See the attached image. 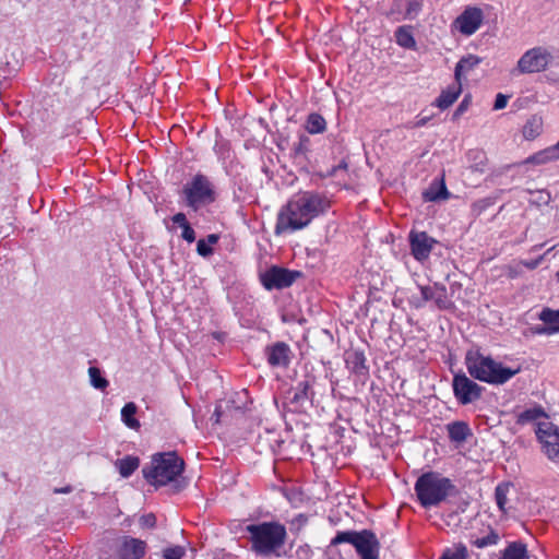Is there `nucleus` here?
Masks as SVG:
<instances>
[{"label":"nucleus","instance_id":"f257e3e1","mask_svg":"<svg viewBox=\"0 0 559 559\" xmlns=\"http://www.w3.org/2000/svg\"><path fill=\"white\" fill-rule=\"evenodd\" d=\"M328 207L320 195L304 192L293 198L278 213L275 226L277 235L301 229Z\"/></svg>","mask_w":559,"mask_h":559},{"label":"nucleus","instance_id":"f03ea898","mask_svg":"<svg viewBox=\"0 0 559 559\" xmlns=\"http://www.w3.org/2000/svg\"><path fill=\"white\" fill-rule=\"evenodd\" d=\"M465 364L468 373L474 379L496 385L508 382L521 371L520 367H506L491 356L484 355L478 350L468 352L465 357Z\"/></svg>","mask_w":559,"mask_h":559},{"label":"nucleus","instance_id":"7ed1b4c3","mask_svg":"<svg viewBox=\"0 0 559 559\" xmlns=\"http://www.w3.org/2000/svg\"><path fill=\"white\" fill-rule=\"evenodd\" d=\"M452 488L450 479L433 472L423 474L415 484L416 496L425 508L437 506L445 500Z\"/></svg>","mask_w":559,"mask_h":559},{"label":"nucleus","instance_id":"20e7f679","mask_svg":"<svg viewBox=\"0 0 559 559\" xmlns=\"http://www.w3.org/2000/svg\"><path fill=\"white\" fill-rule=\"evenodd\" d=\"M252 548L259 554H270L281 547L286 537V530L278 523H262L248 525Z\"/></svg>","mask_w":559,"mask_h":559},{"label":"nucleus","instance_id":"39448f33","mask_svg":"<svg viewBox=\"0 0 559 559\" xmlns=\"http://www.w3.org/2000/svg\"><path fill=\"white\" fill-rule=\"evenodd\" d=\"M183 465V460L175 453L159 454L153 459L152 469L145 476L154 485H166L182 473Z\"/></svg>","mask_w":559,"mask_h":559},{"label":"nucleus","instance_id":"423d86ee","mask_svg":"<svg viewBox=\"0 0 559 559\" xmlns=\"http://www.w3.org/2000/svg\"><path fill=\"white\" fill-rule=\"evenodd\" d=\"M341 543L352 544L361 559L379 558V542L374 534L369 531L362 532H338L332 539L331 545L335 546Z\"/></svg>","mask_w":559,"mask_h":559},{"label":"nucleus","instance_id":"0eeeda50","mask_svg":"<svg viewBox=\"0 0 559 559\" xmlns=\"http://www.w3.org/2000/svg\"><path fill=\"white\" fill-rule=\"evenodd\" d=\"M187 203L194 210L201 205L209 204L215 200V191L210 180L202 176L197 175L183 188Z\"/></svg>","mask_w":559,"mask_h":559},{"label":"nucleus","instance_id":"6e6552de","mask_svg":"<svg viewBox=\"0 0 559 559\" xmlns=\"http://www.w3.org/2000/svg\"><path fill=\"white\" fill-rule=\"evenodd\" d=\"M299 276V272L272 266L260 275V281L267 290H272L289 287Z\"/></svg>","mask_w":559,"mask_h":559},{"label":"nucleus","instance_id":"1a4fd4ad","mask_svg":"<svg viewBox=\"0 0 559 559\" xmlns=\"http://www.w3.org/2000/svg\"><path fill=\"white\" fill-rule=\"evenodd\" d=\"M536 435L548 459L559 463V429L551 423L540 421Z\"/></svg>","mask_w":559,"mask_h":559},{"label":"nucleus","instance_id":"9d476101","mask_svg":"<svg viewBox=\"0 0 559 559\" xmlns=\"http://www.w3.org/2000/svg\"><path fill=\"white\" fill-rule=\"evenodd\" d=\"M452 386L455 397L463 405L475 402L483 393V388L465 374H455Z\"/></svg>","mask_w":559,"mask_h":559},{"label":"nucleus","instance_id":"9b49d317","mask_svg":"<svg viewBox=\"0 0 559 559\" xmlns=\"http://www.w3.org/2000/svg\"><path fill=\"white\" fill-rule=\"evenodd\" d=\"M550 55L540 48L526 51L518 62L519 70L523 73H534L546 69Z\"/></svg>","mask_w":559,"mask_h":559},{"label":"nucleus","instance_id":"f8f14e48","mask_svg":"<svg viewBox=\"0 0 559 559\" xmlns=\"http://www.w3.org/2000/svg\"><path fill=\"white\" fill-rule=\"evenodd\" d=\"M146 552L144 540L124 536L117 549L116 559H141Z\"/></svg>","mask_w":559,"mask_h":559},{"label":"nucleus","instance_id":"ddd939ff","mask_svg":"<svg viewBox=\"0 0 559 559\" xmlns=\"http://www.w3.org/2000/svg\"><path fill=\"white\" fill-rule=\"evenodd\" d=\"M411 249L416 260H426L436 243V240L425 231H412L409 234Z\"/></svg>","mask_w":559,"mask_h":559},{"label":"nucleus","instance_id":"4468645a","mask_svg":"<svg viewBox=\"0 0 559 559\" xmlns=\"http://www.w3.org/2000/svg\"><path fill=\"white\" fill-rule=\"evenodd\" d=\"M483 13L477 8L466 9L454 22L455 27L464 35H472L480 26Z\"/></svg>","mask_w":559,"mask_h":559},{"label":"nucleus","instance_id":"2eb2a0df","mask_svg":"<svg viewBox=\"0 0 559 559\" xmlns=\"http://www.w3.org/2000/svg\"><path fill=\"white\" fill-rule=\"evenodd\" d=\"M269 362L272 366H287L289 362V348L284 343H277L269 348Z\"/></svg>","mask_w":559,"mask_h":559},{"label":"nucleus","instance_id":"dca6fc26","mask_svg":"<svg viewBox=\"0 0 559 559\" xmlns=\"http://www.w3.org/2000/svg\"><path fill=\"white\" fill-rule=\"evenodd\" d=\"M449 438L453 442L462 443L472 436V430L465 421H454L447 426Z\"/></svg>","mask_w":559,"mask_h":559},{"label":"nucleus","instance_id":"f3484780","mask_svg":"<svg viewBox=\"0 0 559 559\" xmlns=\"http://www.w3.org/2000/svg\"><path fill=\"white\" fill-rule=\"evenodd\" d=\"M462 92V83L461 81H456V83L452 86H449L444 90L440 96L437 98L436 104L440 109H445L450 107L460 96Z\"/></svg>","mask_w":559,"mask_h":559},{"label":"nucleus","instance_id":"a211bd4d","mask_svg":"<svg viewBox=\"0 0 559 559\" xmlns=\"http://www.w3.org/2000/svg\"><path fill=\"white\" fill-rule=\"evenodd\" d=\"M543 119L537 116L531 117L526 123L523 126L522 133L524 139L528 141L535 140L540 135L543 131Z\"/></svg>","mask_w":559,"mask_h":559},{"label":"nucleus","instance_id":"6ab92c4d","mask_svg":"<svg viewBox=\"0 0 559 559\" xmlns=\"http://www.w3.org/2000/svg\"><path fill=\"white\" fill-rule=\"evenodd\" d=\"M140 465L136 456H126L116 462V466L122 477H129Z\"/></svg>","mask_w":559,"mask_h":559},{"label":"nucleus","instance_id":"aec40b11","mask_svg":"<svg viewBox=\"0 0 559 559\" xmlns=\"http://www.w3.org/2000/svg\"><path fill=\"white\" fill-rule=\"evenodd\" d=\"M555 159H557L556 150L552 148V146H550V147H547V148L539 151L536 154L527 157L524 160V164L542 165V164H546V163L555 160Z\"/></svg>","mask_w":559,"mask_h":559},{"label":"nucleus","instance_id":"412c9836","mask_svg":"<svg viewBox=\"0 0 559 559\" xmlns=\"http://www.w3.org/2000/svg\"><path fill=\"white\" fill-rule=\"evenodd\" d=\"M396 43L407 49H414L416 47V41L413 36L411 27L401 26L395 32Z\"/></svg>","mask_w":559,"mask_h":559},{"label":"nucleus","instance_id":"4be33fe9","mask_svg":"<svg viewBox=\"0 0 559 559\" xmlns=\"http://www.w3.org/2000/svg\"><path fill=\"white\" fill-rule=\"evenodd\" d=\"M136 405L134 403H128L121 411V417L123 423L131 429L138 430L140 428V421L135 418Z\"/></svg>","mask_w":559,"mask_h":559},{"label":"nucleus","instance_id":"5701e85b","mask_svg":"<svg viewBox=\"0 0 559 559\" xmlns=\"http://www.w3.org/2000/svg\"><path fill=\"white\" fill-rule=\"evenodd\" d=\"M325 119L319 114H310L306 121V129L309 133H321L325 130Z\"/></svg>","mask_w":559,"mask_h":559},{"label":"nucleus","instance_id":"b1692460","mask_svg":"<svg viewBox=\"0 0 559 559\" xmlns=\"http://www.w3.org/2000/svg\"><path fill=\"white\" fill-rule=\"evenodd\" d=\"M501 559H530L526 547L521 543L511 544L503 552Z\"/></svg>","mask_w":559,"mask_h":559},{"label":"nucleus","instance_id":"393cba45","mask_svg":"<svg viewBox=\"0 0 559 559\" xmlns=\"http://www.w3.org/2000/svg\"><path fill=\"white\" fill-rule=\"evenodd\" d=\"M539 319L550 325L555 331H559V310L545 308L540 312Z\"/></svg>","mask_w":559,"mask_h":559},{"label":"nucleus","instance_id":"a878e982","mask_svg":"<svg viewBox=\"0 0 559 559\" xmlns=\"http://www.w3.org/2000/svg\"><path fill=\"white\" fill-rule=\"evenodd\" d=\"M478 63L476 57H468L462 59L455 67V81H461L462 73L473 69Z\"/></svg>","mask_w":559,"mask_h":559},{"label":"nucleus","instance_id":"bb28decb","mask_svg":"<svg viewBox=\"0 0 559 559\" xmlns=\"http://www.w3.org/2000/svg\"><path fill=\"white\" fill-rule=\"evenodd\" d=\"M509 489H510V484L503 483V484L498 485L495 490L497 504L502 512H506L507 496H508Z\"/></svg>","mask_w":559,"mask_h":559},{"label":"nucleus","instance_id":"cd10ccee","mask_svg":"<svg viewBox=\"0 0 559 559\" xmlns=\"http://www.w3.org/2000/svg\"><path fill=\"white\" fill-rule=\"evenodd\" d=\"M449 197L450 194L447 190L443 178L441 179L440 187L437 192H433L432 188L425 192V199L428 201L447 200Z\"/></svg>","mask_w":559,"mask_h":559},{"label":"nucleus","instance_id":"c85d7f7f","mask_svg":"<svg viewBox=\"0 0 559 559\" xmlns=\"http://www.w3.org/2000/svg\"><path fill=\"white\" fill-rule=\"evenodd\" d=\"M88 374H90L91 383L93 384V386H95L96 389H100V390H104L107 388L108 381L104 377H102L100 370L98 368L91 367L88 369Z\"/></svg>","mask_w":559,"mask_h":559},{"label":"nucleus","instance_id":"c756f323","mask_svg":"<svg viewBox=\"0 0 559 559\" xmlns=\"http://www.w3.org/2000/svg\"><path fill=\"white\" fill-rule=\"evenodd\" d=\"M467 549L463 545H456L452 549L444 551L440 559H466Z\"/></svg>","mask_w":559,"mask_h":559},{"label":"nucleus","instance_id":"7c9ffc66","mask_svg":"<svg viewBox=\"0 0 559 559\" xmlns=\"http://www.w3.org/2000/svg\"><path fill=\"white\" fill-rule=\"evenodd\" d=\"M185 554H186V550L183 547L174 546V547L166 548L164 550V558L165 559H182Z\"/></svg>","mask_w":559,"mask_h":559},{"label":"nucleus","instance_id":"2f4dec72","mask_svg":"<svg viewBox=\"0 0 559 559\" xmlns=\"http://www.w3.org/2000/svg\"><path fill=\"white\" fill-rule=\"evenodd\" d=\"M498 540V535L493 532H491L489 535H487L486 537L484 538H477L476 540H474V545L478 548H483V547H486L488 545H493L496 544Z\"/></svg>","mask_w":559,"mask_h":559},{"label":"nucleus","instance_id":"473e14b6","mask_svg":"<svg viewBox=\"0 0 559 559\" xmlns=\"http://www.w3.org/2000/svg\"><path fill=\"white\" fill-rule=\"evenodd\" d=\"M197 250L198 253L202 257H207L213 252L211 246L206 242L205 239H200L198 241Z\"/></svg>","mask_w":559,"mask_h":559},{"label":"nucleus","instance_id":"72a5a7b5","mask_svg":"<svg viewBox=\"0 0 559 559\" xmlns=\"http://www.w3.org/2000/svg\"><path fill=\"white\" fill-rule=\"evenodd\" d=\"M542 415H543V413L538 409H530V411H526L523 414H521L520 420L523 423L530 421V420H535V419L539 418Z\"/></svg>","mask_w":559,"mask_h":559},{"label":"nucleus","instance_id":"f704fd0d","mask_svg":"<svg viewBox=\"0 0 559 559\" xmlns=\"http://www.w3.org/2000/svg\"><path fill=\"white\" fill-rule=\"evenodd\" d=\"M182 237L188 241V242H192L194 241L195 239V233L194 230L191 228L190 225H187L182 228Z\"/></svg>","mask_w":559,"mask_h":559},{"label":"nucleus","instance_id":"c9c22d12","mask_svg":"<svg viewBox=\"0 0 559 559\" xmlns=\"http://www.w3.org/2000/svg\"><path fill=\"white\" fill-rule=\"evenodd\" d=\"M507 103H508L507 96H504L502 94H498L496 97V100H495L493 108L497 110L502 109L507 106Z\"/></svg>","mask_w":559,"mask_h":559},{"label":"nucleus","instance_id":"e433bc0d","mask_svg":"<svg viewBox=\"0 0 559 559\" xmlns=\"http://www.w3.org/2000/svg\"><path fill=\"white\" fill-rule=\"evenodd\" d=\"M173 221H174V223L179 224L182 228L185 226L189 225V223L187 222L186 215L183 213H177L173 217Z\"/></svg>","mask_w":559,"mask_h":559},{"label":"nucleus","instance_id":"4c0bfd02","mask_svg":"<svg viewBox=\"0 0 559 559\" xmlns=\"http://www.w3.org/2000/svg\"><path fill=\"white\" fill-rule=\"evenodd\" d=\"M467 106H468V99H467V98H465V99L460 104V106L457 107V109H456V112H455V114H456V115H459V114L463 112V111L467 108Z\"/></svg>","mask_w":559,"mask_h":559},{"label":"nucleus","instance_id":"58836bf2","mask_svg":"<svg viewBox=\"0 0 559 559\" xmlns=\"http://www.w3.org/2000/svg\"><path fill=\"white\" fill-rule=\"evenodd\" d=\"M143 521L145 524L150 525V526H154L155 524V516L150 514V515H146L143 518Z\"/></svg>","mask_w":559,"mask_h":559},{"label":"nucleus","instance_id":"ea45409f","mask_svg":"<svg viewBox=\"0 0 559 559\" xmlns=\"http://www.w3.org/2000/svg\"><path fill=\"white\" fill-rule=\"evenodd\" d=\"M217 240H218V236L212 234V235L207 236L206 242L211 246V245L216 243Z\"/></svg>","mask_w":559,"mask_h":559},{"label":"nucleus","instance_id":"a19ab883","mask_svg":"<svg viewBox=\"0 0 559 559\" xmlns=\"http://www.w3.org/2000/svg\"><path fill=\"white\" fill-rule=\"evenodd\" d=\"M552 148L556 150V156H557V159H559V142L552 146Z\"/></svg>","mask_w":559,"mask_h":559},{"label":"nucleus","instance_id":"79ce46f5","mask_svg":"<svg viewBox=\"0 0 559 559\" xmlns=\"http://www.w3.org/2000/svg\"><path fill=\"white\" fill-rule=\"evenodd\" d=\"M556 277H557V278H558V281H559V271L557 272Z\"/></svg>","mask_w":559,"mask_h":559}]
</instances>
